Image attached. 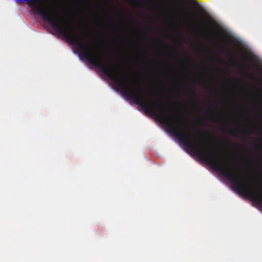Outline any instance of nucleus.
<instances>
[{"instance_id":"1","label":"nucleus","mask_w":262,"mask_h":262,"mask_svg":"<svg viewBox=\"0 0 262 262\" xmlns=\"http://www.w3.org/2000/svg\"><path fill=\"white\" fill-rule=\"evenodd\" d=\"M18 4L26 2L33 14L39 15L42 20L52 26L57 32L63 36L71 44L77 48L79 54L85 58L87 61L101 71L112 81L117 88L128 97L132 99V86L126 81V75L120 77L113 65L106 63L98 48L84 44L81 35L74 32L71 24L68 23L64 16L59 15L58 8L54 2H119V1H16ZM132 3V1H126Z\"/></svg>"},{"instance_id":"2","label":"nucleus","mask_w":262,"mask_h":262,"mask_svg":"<svg viewBox=\"0 0 262 262\" xmlns=\"http://www.w3.org/2000/svg\"><path fill=\"white\" fill-rule=\"evenodd\" d=\"M181 38V144L186 147L197 157L211 165L216 171L229 179L233 187L239 193L249 197L262 206V189H256L242 179L241 172H235L227 161L217 154L215 150L205 146V141L201 135L191 134L186 139L184 137L183 122V42Z\"/></svg>"},{"instance_id":"3","label":"nucleus","mask_w":262,"mask_h":262,"mask_svg":"<svg viewBox=\"0 0 262 262\" xmlns=\"http://www.w3.org/2000/svg\"><path fill=\"white\" fill-rule=\"evenodd\" d=\"M188 91L190 99L192 101V104L193 105V108L196 110L197 112L200 113L201 112V109L199 106V103L197 100L198 96L194 87L193 85H191L188 89Z\"/></svg>"},{"instance_id":"4","label":"nucleus","mask_w":262,"mask_h":262,"mask_svg":"<svg viewBox=\"0 0 262 262\" xmlns=\"http://www.w3.org/2000/svg\"><path fill=\"white\" fill-rule=\"evenodd\" d=\"M244 133V134L247 135L248 133L246 131H243L241 130L235 129L231 131V135L234 137H237L238 134Z\"/></svg>"},{"instance_id":"5","label":"nucleus","mask_w":262,"mask_h":262,"mask_svg":"<svg viewBox=\"0 0 262 262\" xmlns=\"http://www.w3.org/2000/svg\"><path fill=\"white\" fill-rule=\"evenodd\" d=\"M156 41H157L161 46L162 49L165 48L166 46V44L165 41L160 37H157L156 38Z\"/></svg>"},{"instance_id":"6","label":"nucleus","mask_w":262,"mask_h":262,"mask_svg":"<svg viewBox=\"0 0 262 262\" xmlns=\"http://www.w3.org/2000/svg\"><path fill=\"white\" fill-rule=\"evenodd\" d=\"M196 48L198 50L202 51L204 50L203 47L200 45H196Z\"/></svg>"},{"instance_id":"7","label":"nucleus","mask_w":262,"mask_h":262,"mask_svg":"<svg viewBox=\"0 0 262 262\" xmlns=\"http://www.w3.org/2000/svg\"><path fill=\"white\" fill-rule=\"evenodd\" d=\"M255 146L256 149H257L258 150L262 152V144H260V145L256 144Z\"/></svg>"},{"instance_id":"8","label":"nucleus","mask_w":262,"mask_h":262,"mask_svg":"<svg viewBox=\"0 0 262 262\" xmlns=\"http://www.w3.org/2000/svg\"><path fill=\"white\" fill-rule=\"evenodd\" d=\"M218 108L216 105L213 106V110L214 112L217 113L218 114L220 115V113L218 112Z\"/></svg>"},{"instance_id":"9","label":"nucleus","mask_w":262,"mask_h":262,"mask_svg":"<svg viewBox=\"0 0 262 262\" xmlns=\"http://www.w3.org/2000/svg\"><path fill=\"white\" fill-rule=\"evenodd\" d=\"M148 95L150 96H153V94L151 93V91L148 92Z\"/></svg>"},{"instance_id":"10","label":"nucleus","mask_w":262,"mask_h":262,"mask_svg":"<svg viewBox=\"0 0 262 262\" xmlns=\"http://www.w3.org/2000/svg\"><path fill=\"white\" fill-rule=\"evenodd\" d=\"M203 74V72L202 71H200L198 72V74H199V76H201Z\"/></svg>"},{"instance_id":"11","label":"nucleus","mask_w":262,"mask_h":262,"mask_svg":"<svg viewBox=\"0 0 262 262\" xmlns=\"http://www.w3.org/2000/svg\"><path fill=\"white\" fill-rule=\"evenodd\" d=\"M192 65H193L194 67H196L197 66H196V63H195L194 62H192Z\"/></svg>"},{"instance_id":"12","label":"nucleus","mask_w":262,"mask_h":262,"mask_svg":"<svg viewBox=\"0 0 262 262\" xmlns=\"http://www.w3.org/2000/svg\"><path fill=\"white\" fill-rule=\"evenodd\" d=\"M210 120H212L213 116H212V115H210Z\"/></svg>"},{"instance_id":"13","label":"nucleus","mask_w":262,"mask_h":262,"mask_svg":"<svg viewBox=\"0 0 262 262\" xmlns=\"http://www.w3.org/2000/svg\"><path fill=\"white\" fill-rule=\"evenodd\" d=\"M90 42L91 43V44H92V43L94 42V41L93 40H90Z\"/></svg>"}]
</instances>
